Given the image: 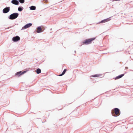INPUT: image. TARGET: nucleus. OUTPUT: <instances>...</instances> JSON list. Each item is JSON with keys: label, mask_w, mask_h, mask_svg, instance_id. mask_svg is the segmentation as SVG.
Masks as SVG:
<instances>
[{"label": "nucleus", "mask_w": 133, "mask_h": 133, "mask_svg": "<svg viewBox=\"0 0 133 133\" xmlns=\"http://www.w3.org/2000/svg\"><path fill=\"white\" fill-rule=\"evenodd\" d=\"M11 3L15 5H18L19 4V2L18 1L16 0H12L11 1Z\"/></svg>", "instance_id": "obj_9"}, {"label": "nucleus", "mask_w": 133, "mask_h": 133, "mask_svg": "<svg viewBox=\"0 0 133 133\" xmlns=\"http://www.w3.org/2000/svg\"><path fill=\"white\" fill-rule=\"evenodd\" d=\"M100 75H101L99 74H96L94 75H92L91 76L93 77H99Z\"/></svg>", "instance_id": "obj_15"}, {"label": "nucleus", "mask_w": 133, "mask_h": 133, "mask_svg": "<svg viewBox=\"0 0 133 133\" xmlns=\"http://www.w3.org/2000/svg\"><path fill=\"white\" fill-rule=\"evenodd\" d=\"M36 31L38 33H39L43 31L41 27H38Z\"/></svg>", "instance_id": "obj_10"}, {"label": "nucleus", "mask_w": 133, "mask_h": 133, "mask_svg": "<svg viewBox=\"0 0 133 133\" xmlns=\"http://www.w3.org/2000/svg\"><path fill=\"white\" fill-rule=\"evenodd\" d=\"M111 114L113 116H118L120 114V110L117 108H115L112 110Z\"/></svg>", "instance_id": "obj_1"}, {"label": "nucleus", "mask_w": 133, "mask_h": 133, "mask_svg": "<svg viewBox=\"0 0 133 133\" xmlns=\"http://www.w3.org/2000/svg\"><path fill=\"white\" fill-rule=\"evenodd\" d=\"M67 70L66 69H64V71L61 74L59 75H58V76H62L63 75H64L65 74V72Z\"/></svg>", "instance_id": "obj_12"}, {"label": "nucleus", "mask_w": 133, "mask_h": 133, "mask_svg": "<svg viewBox=\"0 0 133 133\" xmlns=\"http://www.w3.org/2000/svg\"><path fill=\"white\" fill-rule=\"evenodd\" d=\"M19 2L21 3H23L24 2V0H19Z\"/></svg>", "instance_id": "obj_16"}, {"label": "nucleus", "mask_w": 133, "mask_h": 133, "mask_svg": "<svg viewBox=\"0 0 133 133\" xmlns=\"http://www.w3.org/2000/svg\"><path fill=\"white\" fill-rule=\"evenodd\" d=\"M20 38L18 36H16L14 37L12 39V40L14 42H17L20 40Z\"/></svg>", "instance_id": "obj_5"}, {"label": "nucleus", "mask_w": 133, "mask_h": 133, "mask_svg": "<svg viewBox=\"0 0 133 133\" xmlns=\"http://www.w3.org/2000/svg\"><path fill=\"white\" fill-rule=\"evenodd\" d=\"M124 74H122L120 75H119L116 77L115 78V79L116 80L117 79L121 78L123 76H124Z\"/></svg>", "instance_id": "obj_11"}, {"label": "nucleus", "mask_w": 133, "mask_h": 133, "mask_svg": "<svg viewBox=\"0 0 133 133\" xmlns=\"http://www.w3.org/2000/svg\"><path fill=\"white\" fill-rule=\"evenodd\" d=\"M95 38H91L86 39L83 42L84 44H87L91 43V42L95 39Z\"/></svg>", "instance_id": "obj_3"}, {"label": "nucleus", "mask_w": 133, "mask_h": 133, "mask_svg": "<svg viewBox=\"0 0 133 133\" xmlns=\"http://www.w3.org/2000/svg\"><path fill=\"white\" fill-rule=\"evenodd\" d=\"M10 10L9 7H6L3 10V12L4 13H6L8 12Z\"/></svg>", "instance_id": "obj_4"}, {"label": "nucleus", "mask_w": 133, "mask_h": 133, "mask_svg": "<svg viewBox=\"0 0 133 133\" xmlns=\"http://www.w3.org/2000/svg\"><path fill=\"white\" fill-rule=\"evenodd\" d=\"M32 25V24L31 23H29L28 24L26 25H25V26H24L22 28V29H26L30 27Z\"/></svg>", "instance_id": "obj_6"}, {"label": "nucleus", "mask_w": 133, "mask_h": 133, "mask_svg": "<svg viewBox=\"0 0 133 133\" xmlns=\"http://www.w3.org/2000/svg\"><path fill=\"white\" fill-rule=\"evenodd\" d=\"M18 16L17 13H14L11 15L9 16V18L11 19H13L16 18Z\"/></svg>", "instance_id": "obj_2"}, {"label": "nucleus", "mask_w": 133, "mask_h": 133, "mask_svg": "<svg viewBox=\"0 0 133 133\" xmlns=\"http://www.w3.org/2000/svg\"><path fill=\"white\" fill-rule=\"evenodd\" d=\"M18 10L19 11H21L22 10V9L21 8L19 7L18 9Z\"/></svg>", "instance_id": "obj_17"}, {"label": "nucleus", "mask_w": 133, "mask_h": 133, "mask_svg": "<svg viewBox=\"0 0 133 133\" xmlns=\"http://www.w3.org/2000/svg\"><path fill=\"white\" fill-rule=\"evenodd\" d=\"M41 72V70L40 69H38L36 70V73L37 74H39Z\"/></svg>", "instance_id": "obj_14"}, {"label": "nucleus", "mask_w": 133, "mask_h": 133, "mask_svg": "<svg viewBox=\"0 0 133 133\" xmlns=\"http://www.w3.org/2000/svg\"><path fill=\"white\" fill-rule=\"evenodd\" d=\"M110 20L109 18H108L102 21L101 22H99V23H104Z\"/></svg>", "instance_id": "obj_8"}, {"label": "nucleus", "mask_w": 133, "mask_h": 133, "mask_svg": "<svg viewBox=\"0 0 133 133\" xmlns=\"http://www.w3.org/2000/svg\"><path fill=\"white\" fill-rule=\"evenodd\" d=\"M36 7L35 6H32L30 7V10H35Z\"/></svg>", "instance_id": "obj_13"}, {"label": "nucleus", "mask_w": 133, "mask_h": 133, "mask_svg": "<svg viewBox=\"0 0 133 133\" xmlns=\"http://www.w3.org/2000/svg\"><path fill=\"white\" fill-rule=\"evenodd\" d=\"M26 72V71H24L23 72H22L21 71H20L19 72H17L16 74V75L17 76H20L23 74H24Z\"/></svg>", "instance_id": "obj_7"}]
</instances>
